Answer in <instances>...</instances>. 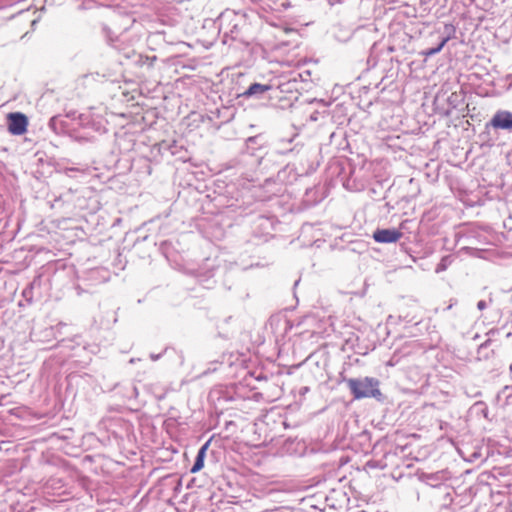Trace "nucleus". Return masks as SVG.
<instances>
[{"label":"nucleus","mask_w":512,"mask_h":512,"mask_svg":"<svg viewBox=\"0 0 512 512\" xmlns=\"http://www.w3.org/2000/svg\"><path fill=\"white\" fill-rule=\"evenodd\" d=\"M473 412L476 414H482L485 418L488 417V408L483 402H477L473 405Z\"/></svg>","instance_id":"nucleus-12"},{"label":"nucleus","mask_w":512,"mask_h":512,"mask_svg":"<svg viewBox=\"0 0 512 512\" xmlns=\"http://www.w3.org/2000/svg\"><path fill=\"white\" fill-rule=\"evenodd\" d=\"M161 356H162V354H161V353H160V354H154V353H151V354H150V359H151L152 361H157V360H159V359L161 358Z\"/></svg>","instance_id":"nucleus-15"},{"label":"nucleus","mask_w":512,"mask_h":512,"mask_svg":"<svg viewBox=\"0 0 512 512\" xmlns=\"http://www.w3.org/2000/svg\"><path fill=\"white\" fill-rule=\"evenodd\" d=\"M38 279H34L31 283H29L22 291V297L25 299L28 305L33 302V290L35 285L37 284Z\"/></svg>","instance_id":"nucleus-9"},{"label":"nucleus","mask_w":512,"mask_h":512,"mask_svg":"<svg viewBox=\"0 0 512 512\" xmlns=\"http://www.w3.org/2000/svg\"><path fill=\"white\" fill-rule=\"evenodd\" d=\"M487 307V304L484 300H480L478 303H477V308L479 310H484L485 308Z\"/></svg>","instance_id":"nucleus-14"},{"label":"nucleus","mask_w":512,"mask_h":512,"mask_svg":"<svg viewBox=\"0 0 512 512\" xmlns=\"http://www.w3.org/2000/svg\"><path fill=\"white\" fill-rule=\"evenodd\" d=\"M28 125L27 117L19 112L9 114L8 130L13 135H22Z\"/></svg>","instance_id":"nucleus-3"},{"label":"nucleus","mask_w":512,"mask_h":512,"mask_svg":"<svg viewBox=\"0 0 512 512\" xmlns=\"http://www.w3.org/2000/svg\"><path fill=\"white\" fill-rule=\"evenodd\" d=\"M210 443H211V440H208L198 450L195 462H194V464H193V466L191 467V470H190L191 473H196V472L200 471L203 468V466H204V459H205V456H206V452H207V450H208V448L210 446Z\"/></svg>","instance_id":"nucleus-7"},{"label":"nucleus","mask_w":512,"mask_h":512,"mask_svg":"<svg viewBox=\"0 0 512 512\" xmlns=\"http://www.w3.org/2000/svg\"><path fill=\"white\" fill-rule=\"evenodd\" d=\"M225 17L220 19V30L223 31L224 36H230L232 39H237L239 36V25L234 23L231 27L230 24L224 25Z\"/></svg>","instance_id":"nucleus-8"},{"label":"nucleus","mask_w":512,"mask_h":512,"mask_svg":"<svg viewBox=\"0 0 512 512\" xmlns=\"http://www.w3.org/2000/svg\"><path fill=\"white\" fill-rule=\"evenodd\" d=\"M452 260L450 256H444L441 261L437 264L435 268L436 273H441L445 271L448 266L451 264Z\"/></svg>","instance_id":"nucleus-11"},{"label":"nucleus","mask_w":512,"mask_h":512,"mask_svg":"<svg viewBox=\"0 0 512 512\" xmlns=\"http://www.w3.org/2000/svg\"><path fill=\"white\" fill-rule=\"evenodd\" d=\"M345 382L354 399L375 398L379 400L382 397L379 388L380 382L374 377L349 378Z\"/></svg>","instance_id":"nucleus-1"},{"label":"nucleus","mask_w":512,"mask_h":512,"mask_svg":"<svg viewBox=\"0 0 512 512\" xmlns=\"http://www.w3.org/2000/svg\"><path fill=\"white\" fill-rule=\"evenodd\" d=\"M489 125L494 129L512 131V112L508 110L496 111Z\"/></svg>","instance_id":"nucleus-2"},{"label":"nucleus","mask_w":512,"mask_h":512,"mask_svg":"<svg viewBox=\"0 0 512 512\" xmlns=\"http://www.w3.org/2000/svg\"><path fill=\"white\" fill-rule=\"evenodd\" d=\"M78 121L80 126L85 128H92L95 131H100L102 127L101 121L94 119L93 113L91 111L79 114Z\"/></svg>","instance_id":"nucleus-5"},{"label":"nucleus","mask_w":512,"mask_h":512,"mask_svg":"<svg viewBox=\"0 0 512 512\" xmlns=\"http://www.w3.org/2000/svg\"><path fill=\"white\" fill-rule=\"evenodd\" d=\"M271 89L270 85L261 84V83H253L251 84L245 92H243L244 97H260L267 91Z\"/></svg>","instance_id":"nucleus-6"},{"label":"nucleus","mask_w":512,"mask_h":512,"mask_svg":"<svg viewBox=\"0 0 512 512\" xmlns=\"http://www.w3.org/2000/svg\"><path fill=\"white\" fill-rule=\"evenodd\" d=\"M402 235L397 229H377L373 233V239L378 243H395Z\"/></svg>","instance_id":"nucleus-4"},{"label":"nucleus","mask_w":512,"mask_h":512,"mask_svg":"<svg viewBox=\"0 0 512 512\" xmlns=\"http://www.w3.org/2000/svg\"><path fill=\"white\" fill-rule=\"evenodd\" d=\"M157 57L156 56H146L143 60H142V64L143 65H147L148 67H152L154 65V62L156 61Z\"/></svg>","instance_id":"nucleus-13"},{"label":"nucleus","mask_w":512,"mask_h":512,"mask_svg":"<svg viewBox=\"0 0 512 512\" xmlns=\"http://www.w3.org/2000/svg\"><path fill=\"white\" fill-rule=\"evenodd\" d=\"M449 40V38H443L442 41L434 48H429V49H426L424 51H422V55L425 56V57H431L437 53H439L443 47L445 46V44L447 43V41Z\"/></svg>","instance_id":"nucleus-10"}]
</instances>
